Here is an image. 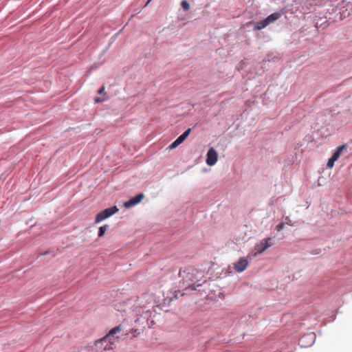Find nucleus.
<instances>
[{
	"instance_id": "f3484780",
	"label": "nucleus",
	"mask_w": 352,
	"mask_h": 352,
	"mask_svg": "<svg viewBox=\"0 0 352 352\" xmlns=\"http://www.w3.org/2000/svg\"><path fill=\"white\" fill-rule=\"evenodd\" d=\"M336 161V159H333L332 157H331L328 160L327 166L330 168H333Z\"/></svg>"
},
{
	"instance_id": "f8f14e48",
	"label": "nucleus",
	"mask_w": 352,
	"mask_h": 352,
	"mask_svg": "<svg viewBox=\"0 0 352 352\" xmlns=\"http://www.w3.org/2000/svg\"><path fill=\"white\" fill-rule=\"evenodd\" d=\"M268 25L267 21L265 20V19L261 21L257 22L254 28V30H260L263 28H265L266 26Z\"/></svg>"
},
{
	"instance_id": "7ed1b4c3",
	"label": "nucleus",
	"mask_w": 352,
	"mask_h": 352,
	"mask_svg": "<svg viewBox=\"0 0 352 352\" xmlns=\"http://www.w3.org/2000/svg\"><path fill=\"white\" fill-rule=\"evenodd\" d=\"M118 211V208L117 206H114L111 208H106L99 212L95 219V222L96 223H98L101 222L102 221L109 218V217L112 216L115 213H116Z\"/></svg>"
},
{
	"instance_id": "dca6fc26",
	"label": "nucleus",
	"mask_w": 352,
	"mask_h": 352,
	"mask_svg": "<svg viewBox=\"0 0 352 352\" xmlns=\"http://www.w3.org/2000/svg\"><path fill=\"white\" fill-rule=\"evenodd\" d=\"M179 144H181L178 140L176 139L172 144H170L168 146L170 150L174 149L177 148Z\"/></svg>"
},
{
	"instance_id": "0eeeda50",
	"label": "nucleus",
	"mask_w": 352,
	"mask_h": 352,
	"mask_svg": "<svg viewBox=\"0 0 352 352\" xmlns=\"http://www.w3.org/2000/svg\"><path fill=\"white\" fill-rule=\"evenodd\" d=\"M248 264L249 261L244 257H241L233 264V268L236 272L240 273L247 268Z\"/></svg>"
},
{
	"instance_id": "20e7f679",
	"label": "nucleus",
	"mask_w": 352,
	"mask_h": 352,
	"mask_svg": "<svg viewBox=\"0 0 352 352\" xmlns=\"http://www.w3.org/2000/svg\"><path fill=\"white\" fill-rule=\"evenodd\" d=\"M272 238L270 237L266 238L261 240L259 243L256 244L255 247L256 252L254 253V256H257L258 254L263 253L265 250L271 247L272 245V243L270 242Z\"/></svg>"
},
{
	"instance_id": "ddd939ff",
	"label": "nucleus",
	"mask_w": 352,
	"mask_h": 352,
	"mask_svg": "<svg viewBox=\"0 0 352 352\" xmlns=\"http://www.w3.org/2000/svg\"><path fill=\"white\" fill-rule=\"evenodd\" d=\"M190 131H191V129H188L184 133H182L180 136H179L177 138L178 142L180 144H182L186 139V138L188 136V135L190 134Z\"/></svg>"
},
{
	"instance_id": "9d476101",
	"label": "nucleus",
	"mask_w": 352,
	"mask_h": 352,
	"mask_svg": "<svg viewBox=\"0 0 352 352\" xmlns=\"http://www.w3.org/2000/svg\"><path fill=\"white\" fill-rule=\"evenodd\" d=\"M346 148V145H342V146H339L337 148H336V151L333 153L332 155V157L333 159H336V160L339 158V157L340 156L341 153H342V151Z\"/></svg>"
},
{
	"instance_id": "39448f33",
	"label": "nucleus",
	"mask_w": 352,
	"mask_h": 352,
	"mask_svg": "<svg viewBox=\"0 0 352 352\" xmlns=\"http://www.w3.org/2000/svg\"><path fill=\"white\" fill-rule=\"evenodd\" d=\"M113 346H108V344L102 339L98 340L95 342L93 351L94 352H102L103 351L112 350Z\"/></svg>"
},
{
	"instance_id": "f257e3e1",
	"label": "nucleus",
	"mask_w": 352,
	"mask_h": 352,
	"mask_svg": "<svg viewBox=\"0 0 352 352\" xmlns=\"http://www.w3.org/2000/svg\"><path fill=\"white\" fill-rule=\"evenodd\" d=\"M204 271L193 266H186L179 270V276L182 278L184 286L189 287L191 290H196L201 285L197 283L204 278Z\"/></svg>"
},
{
	"instance_id": "6e6552de",
	"label": "nucleus",
	"mask_w": 352,
	"mask_h": 352,
	"mask_svg": "<svg viewBox=\"0 0 352 352\" xmlns=\"http://www.w3.org/2000/svg\"><path fill=\"white\" fill-rule=\"evenodd\" d=\"M144 194L143 193H139L137 195H135L134 197L131 199L130 200L125 201L124 203V206L126 208H129L142 201V200L144 198Z\"/></svg>"
},
{
	"instance_id": "423d86ee",
	"label": "nucleus",
	"mask_w": 352,
	"mask_h": 352,
	"mask_svg": "<svg viewBox=\"0 0 352 352\" xmlns=\"http://www.w3.org/2000/svg\"><path fill=\"white\" fill-rule=\"evenodd\" d=\"M218 159V154L215 149L212 147L210 148L206 155V164L208 166H213L216 164Z\"/></svg>"
},
{
	"instance_id": "9b49d317",
	"label": "nucleus",
	"mask_w": 352,
	"mask_h": 352,
	"mask_svg": "<svg viewBox=\"0 0 352 352\" xmlns=\"http://www.w3.org/2000/svg\"><path fill=\"white\" fill-rule=\"evenodd\" d=\"M314 338H315V335L314 333L307 334V335L302 336L300 338V342L302 345H304L305 340L309 339L310 340L309 344H311L314 342Z\"/></svg>"
},
{
	"instance_id": "2eb2a0df",
	"label": "nucleus",
	"mask_w": 352,
	"mask_h": 352,
	"mask_svg": "<svg viewBox=\"0 0 352 352\" xmlns=\"http://www.w3.org/2000/svg\"><path fill=\"white\" fill-rule=\"evenodd\" d=\"M181 6L185 11H188L190 9V4L186 0H183L181 3Z\"/></svg>"
},
{
	"instance_id": "f03ea898",
	"label": "nucleus",
	"mask_w": 352,
	"mask_h": 352,
	"mask_svg": "<svg viewBox=\"0 0 352 352\" xmlns=\"http://www.w3.org/2000/svg\"><path fill=\"white\" fill-rule=\"evenodd\" d=\"M122 330V328L121 325H118L111 329L109 333L102 338L106 342L107 344H108V346H112V345L114 344L119 338V336H117V334Z\"/></svg>"
},
{
	"instance_id": "a211bd4d",
	"label": "nucleus",
	"mask_w": 352,
	"mask_h": 352,
	"mask_svg": "<svg viewBox=\"0 0 352 352\" xmlns=\"http://www.w3.org/2000/svg\"><path fill=\"white\" fill-rule=\"evenodd\" d=\"M284 228V223H280L279 224H278L276 226V230L278 231V232H280V230H282Z\"/></svg>"
},
{
	"instance_id": "1a4fd4ad",
	"label": "nucleus",
	"mask_w": 352,
	"mask_h": 352,
	"mask_svg": "<svg viewBox=\"0 0 352 352\" xmlns=\"http://www.w3.org/2000/svg\"><path fill=\"white\" fill-rule=\"evenodd\" d=\"M281 16V14L279 12H274L269 15L265 20L267 21L268 25L271 23L278 20Z\"/></svg>"
},
{
	"instance_id": "6ab92c4d",
	"label": "nucleus",
	"mask_w": 352,
	"mask_h": 352,
	"mask_svg": "<svg viewBox=\"0 0 352 352\" xmlns=\"http://www.w3.org/2000/svg\"><path fill=\"white\" fill-rule=\"evenodd\" d=\"M94 100H95V102H96V103H100V102H102L104 101V100H105V98H100V97H96V98L94 99Z\"/></svg>"
},
{
	"instance_id": "4468645a",
	"label": "nucleus",
	"mask_w": 352,
	"mask_h": 352,
	"mask_svg": "<svg viewBox=\"0 0 352 352\" xmlns=\"http://www.w3.org/2000/svg\"><path fill=\"white\" fill-rule=\"evenodd\" d=\"M108 228H109L108 225H104V226L100 227L99 230H98V236L99 237L102 236L104 234L105 232L108 230Z\"/></svg>"
},
{
	"instance_id": "412c9836",
	"label": "nucleus",
	"mask_w": 352,
	"mask_h": 352,
	"mask_svg": "<svg viewBox=\"0 0 352 352\" xmlns=\"http://www.w3.org/2000/svg\"><path fill=\"white\" fill-rule=\"evenodd\" d=\"M151 1V0H148L146 4L149 3Z\"/></svg>"
},
{
	"instance_id": "aec40b11",
	"label": "nucleus",
	"mask_w": 352,
	"mask_h": 352,
	"mask_svg": "<svg viewBox=\"0 0 352 352\" xmlns=\"http://www.w3.org/2000/svg\"><path fill=\"white\" fill-rule=\"evenodd\" d=\"M98 94H104V86H102L98 91Z\"/></svg>"
}]
</instances>
